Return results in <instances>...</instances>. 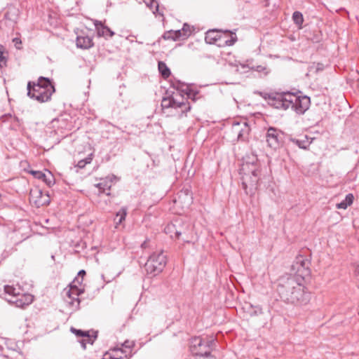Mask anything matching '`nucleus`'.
<instances>
[{"label":"nucleus","instance_id":"0eeeda50","mask_svg":"<svg viewBox=\"0 0 359 359\" xmlns=\"http://www.w3.org/2000/svg\"><path fill=\"white\" fill-rule=\"evenodd\" d=\"M163 110L172 109L175 114L182 116L191 109L187 97H184L180 93L173 94L171 97H164L161 102Z\"/></svg>","mask_w":359,"mask_h":359},{"label":"nucleus","instance_id":"f03ea898","mask_svg":"<svg viewBox=\"0 0 359 359\" xmlns=\"http://www.w3.org/2000/svg\"><path fill=\"white\" fill-rule=\"evenodd\" d=\"M27 95L40 102L48 101L55 92L54 86L50 80L45 77H40L37 83L29 82L27 84Z\"/></svg>","mask_w":359,"mask_h":359},{"label":"nucleus","instance_id":"f257e3e1","mask_svg":"<svg viewBox=\"0 0 359 359\" xmlns=\"http://www.w3.org/2000/svg\"><path fill=\"white\" fill-rule=\"evenodd\" d=\"M292 275L279 278L278 292L285 302L292 304H304L309 301V294L305 292L304 278L310 273L303 257H297L291 266Z\"/></svg>","mask_w":359,"mask_h":359},{"label":"nucleus","instance_id":"ea45409f","mask_svg":"<svg viewBox=\"0 0 359 359\" xmlns=\"http://www.w3.org/2000/svg\"><path fill=\"white\" fill-rule=\"evenodd\" d=\"M358 276H359V269L358 270Z\"/></svg>","mask_w":359,"mask_h":359},{"label":"nucleus","instance_id":"f8f14e48","mask_svg":"<svg viewBox=\"0 0 359 359\" xmlns=\"http://www.w3.org/2000/svg\"><path fill=\"white\" fill-rule=\"evenodd\" d=\"M180 224V222L178 220H176L175 223L168 224L164 229L165 233L169 234L172 238H180L182 235L186 236L187 226L181 227Z\"/></svg>","mask_w":359,"mask_h":359},{"label":"nucleus","instance_id":"c9c22d12","mask_svg":"<svg viewBox=\"0 0 359 359\" xmlns=\"http://www.w3.org/2000/svg\"><path fill=\"white\" fill-rule=\"evenodd\" d=\"M133 342L126 341L124 342V344H122V346L127 348L128 350H126V351L128 352V351H129V349L133 346Z\"/></svg>","mask_w":359,"mask_h":359},{"label":"nucleus","instance_id":"cd10ccee","mask_svg":"<svg viewBox=\"0 0 359 359\" xmlns=\"http://www.w3.org/2000/svg\"><path fill=\"white\" fill-rule=\"evenodd\" d=\"M163 38L165 40L172 39L173 41H176L175 34L172 30L165 32L163 35Z\"/></svg>","mask_w":359,"mask_h":359},{"label":"nucleus","instance_id":"5701e85b","mask_svg":"<svg viewBox=\"0 0 359 359\" xmlns=\"http://www.w3.org/2000/svg\"><path fill=\"white\" fill-rule=\"evenodd\" d=\"M292 141L299 148L304 149H306L311 143V141H309L306 136L304 137V140L293 139Z\"/></svg>","mask_w":359,"mask_h":359},{"label":"nucleus","instance_id":"4be33fe9","mask_svg":"<svg viewBox=\"0 0 359 359\" xmlns=\"http://www.w3.org/2000/svg\"><path fill=\"white\" fill-rule=\"evenodd\" d=\"M126 215H127V210L126 208H122L116 213V217L114 218V221L116 223V227H117V225L121 224L122 222L125 220Z\"/></svg>","mask_w":359,"mask_h":359},{"label":"nucleus","instance_id":"72a5a7b5","mask_svg":"<svg viewBox=\"0 0 359 359\" xmlns=\"http://www.w3.org/2000/svg\"><path fill=\"white\" fill-rule=\"evenodd\" d=\"M6 65V57L0 48V67H3Z\"/></svg>","mask_w":359,"mask_h":359},{"label":"nucleus","instance_id":"9d476101","mask_svg":"<svg viewBox=\"0 0 359 359\" xmlns=\"http://www.w3.org/2000/svg\"><path fill=\"white\" fill-rule=\"evenodd\" d=\"M268 146L273 149L278 148L283 141V133L273 127L268 128L266 134Z\"/></svg>","mask_w":359,"mask_h":359},{"label":"nucleus","instance_id":"1a4fd4ad","mask_svg":"<svg viewBox=\"0 0 359 359\" xmlns=\"http://www.w3.org/2000/svg\"><path fill=\"white\" fill-rule=\"evenodd\" d=\"M294 93L285 92L277 93L273 97L269 98L270 104L276 109L286 110L289 109L292 104Z\"/></svg>","mask_w":359,"mask_h":359},{"label":"nucleus","instance_id":"6ab92c4d","mask_svg":"<svg viewBox=\"0 0 359 359\" xmlns=\"http://www.w3.org/2000/svg\"><path fill=\"white\" fill-rule=\"evenodd\" d=\"M127 351L123 348H115L105 354H110L111 359H127Z\"/></svg>","mask_w":359,"mask_h":359},{"label":"nucleus","instance_id":"7c9ffc66","mask_svg":"<svg viewBox=\"0 0 359 359\" xmlns=\"http://www.w3.org/2000/svg\"><path fill=\"white\" fill-rule=\"evenodd\" d=\"M252 69L258 72H263L265 75L269 73V69L265 66L257 65L256 67H253Z\"/></svg>","mask_w":359,"mask_h":359},{"label":"nucleus","instance_id":"aec40b11","mask_svg":"<svg viewBox=\"0 0 359 359\" xmlns=\"http://www.w3.org/2000/svg\"><path fill=\"white\" fill-rule=\"evenodd\" d=\"M220 32L218 30H209L205 34V40L208 43H214L220 39Z\"/></svg>","mask_w":359,"mask_h":359},{"label":"nucleus","instance_id":"c85d7f7f","mask_svg":"<svg viewBox=\"0 0 359 359\" xmlns=\"http://www.w3.org/2000/svg\"><path fill=\"white\" fill-rule=\"evenodd\" d=\"M225 32L226 33H229L231 34V39H229V40H226L225 41V44L226 46H232L234 44V43L237 40V38L236 36H233V34H234L233 33H232L231 32H229V31H225Z\"/></svg>","mask_w":359,"mask_h":359},{"label":"nucleus","instance_id":"412c9836","mask_svg":"<svg viewBox=\"0 0 359 359\" xmlns=\"http://www.w3.org/2000/svg\"><path fill=\"white\" fill-rule=\"evenodd\" d=\"M353 198L354 197L352 194H347L344 200L336 205L337 208L346 209L348 205H351L353 203Z\"/></svg>","mask_w":359,"mask_h":359},{"label":"nucleus","instance_id":"2eb2a0df","mask_svg":"<svg viewBox=\"0 0 359 359\" xmlns=\"http://www.w3.org/2000/svg\"><path fill=\"white\" fill-rule=\"evenodd\" d=\"M35 178L42 180L49 187L55 184V178L50 172L46 173L42 172L41 171H34L30 172Z\"/></svg>","mask_w":359,"mask_h":359},{"label":"nucleus","instance_id":"a211bd4d","mask_svg":"<svg viewBox=\"0 0 359 359\" xmlns=\"http://www.w3.org/2000/svg\"><path fill=\"white\" fill-rule=\"evenodd\" d=\"M38 194L39 196V199L37 201H34V203L38 205H48L50 203V198L49 195L48 193H46L45 194H43V192L39 190H34L31 191V196L32 198L34 197V195Z\"/></svg>","mask_w":359,"mask_h":359},{"label":"nucleus","instance_id":"f704fd0d","mask_svg":"<svg viewBox=\"0 0 359 359\" xmlns=\"http://www.w3.org/2000/svg\"><path fill=\"white\" fill-rule=\"evenodd\" d=\"M146 5L149 7L151 9L153 8L154 5L156 4V2H154V0H144Z\"/></svg>","mask_w":359,"mask_h":359},{"label":"nucleus","instance_id":"473e14b6","mask_svg":"<svg viewBox=\"0 0 359 359\" xmlns=\"http://www.w3.org/2000/svg\"><path fill=\"white\" fill-rule=\"evenodd\" d=\"M175 34V40H180V39H185L187 38V36H184L182 32V29H178L176 31H173Z\"/></svg>","mask_w":359,"mask_h":359},{"label":"nucleus","instance_id":"39448f33","mask_svg":"<svg viewBox=\"0 0 359 359\" xmlns=\"http://www.w3.org/2000/svg\"><path fill=\"white\" fill-rule=\"evenodd\" d=\"M241 174L242 175L243 189L245 191L246 194H248V189L250 191L255 189L260 174L259 168L257 164L248 162L244 163L241 168Z\"/></svg>","mask_w":359,"mask_h":359},{"label":"nucleus","instance_id":"58836bf2","mask_svg":"<svg viewBox=\"0 0 359 359\" xmlns=\"http://www.w3.org/2000/svg\"><path fill=\"white\" fill-rule=\"evenodd\" d=\"M187 238H188L187 236H184V237H183L182 239H183L184 241H188Z\"/></svg>","mask_w":359,"mask_h":359},{"label":"nucleus","instance_id":"393cba45","mask_svg":"<svg viewBox=\"0 0 359 359\" xmlns=\"http://www.w3.org/2000/svg\"><path fill=\"white\" fill-rule=\"evenodd\" d=\"M292 20L299 28H302V25L304 22V18L302 13L299 11L294 12L292 15Z\"/></svg>","mask_w":359,"mask_h":359},{"label":"nucleus","instance_id":"2f4dec72","mask_svg":"<svg viewBox=\"0 0 359 359\" xmlns=\"http://www.w3.org/2000/svg\"><path fill=\"white\" fill-rule=\"evenodd\" d=\"M251 309H252V311L250 313V315L251 316H258V315H260L262 313V309L260 306H250Z\"/></svg>","mask_w":359,"mask_h":359},{"label":"nucleus","instance_id":"6e6552de","mask_svg":"<svg viewBox=\"0 0 359 359\" xmlns=\"http://www.w3.org/2000/svg\"><path fill=\"white\" fill-rule=\"evenodd\" d=\"M166 264V256L163 252L158 251L154 252L145 264V269L147 273L151 276H156L161 273Z\"/></svg>","mask_w":359,"mask_h":359},{"label":"nucleus","instance_id":"f3484780","mask_svg":"<svg viewBox=\"0 0 359 359\" xmlns=\"http://www.w3.org/2000/svg\"><path fill=\"white\" fill-rule=\"evenodd\" d=\"M233 130L238 133V139L241 140H245L250 131L246 122H243L242 125L237 123L233 126Z\"/></svg>","mask_w":359,"mask_h":359},{"label":"nucleus","instance_id":"c756f323","mask_svg":"<svg viewBox=\"0 0 359 359\" xmlns=\"http://www.w3.org/2000/svg\"><path fill=\"white\" fill-rule=\"evenodd\" d=\"M182 32L184 36L189 37L191 34V27L187 24H184L182 27Z\"/></svg>","mask_w":359,"mask_h":359},{"label":"nucleus","instance_id":"b1692460","mask_svg":"<svg viewBox=\"0 0 359 359\" xmlns=\"http://www.w3.org/2000/svg\"><path fill=\"white\" fill-rule=\"evenodd\" d=\"M158 67V70L163 78L166 79L169 77V76L170 75V71L165 65V63H164L163 62H159Z\"/></svg>","mask_w":359,"mask_h":359},{"label":"nucleus","instance_id":"7ed1b4c3","mask_svg":"<svg viewBox=\"0 0 359 359\" xmlns=\"http://www.w3.org/2000/svg\"><path fill=\"white\" fill-rule=\"evenodd\" d=\"M4 298L10 304L16 307L24 308L32 304L34 297L28 293H24L19 285H5Z\"/></svg>","mask_w":359,"mask_h":359},{"label":"nucleus","instance_id":"dca6fc26","mask_svg":"<svg viewBox=\"0 0 359 359\" xmlns=\"http://www.w3.org/2000/svg\"><path fill=\"white\" fill-rule=\"evenodd\" d=\"M94 45L93 39L88 35L82 34L76 37V46L82 49H88Z\"/></svg>","mask_w":359,"mask_h":359},{"label":"nucleus","instance_id":"4c0bfd02","mask_svg":"<svg viewBox=\"0 0 359 359\" xmlns=\"http://www.w3.org/2000/svg\"><path fill=\"white\" fill-rule=\"evenodd\" d=\"M294 290V289H287L286 290H287V291L288 292V293L290 294V293H292V290Z\"/></svg>","mask_w":359,"mask_h":359},{"label":"nucleus","instance_id":"bb28decb","mask_svg":"<svg viewBox=\"0 0 359 359\" xmlns=\"http://www.w3.org/2000/svg\"><path fill=\"white\" fill-rule=\"evenodd\" d=\"M92 154L90 155V156L86 158L85 159L81 160L78 162L77 166L79 168H83L86 164L90 163L92 161Z\"/></svg>","mask_w":359,"mask_h":359},{"label":"nucleus","instance_id":"20e7f679","mask_svg":"<svg viewBox=\"0 0 359 359\" xmlns=\"http://www.w3.org/2000/svg\"><path fill=\"white\" fill-rule=\"evenodd\" d=\"M86 275L84 270H81L78 273V277L70 283L69 287L65 288L63 290V297L65 302L73 309H78L79 308L80 299L79 296L83 293V288L79 287L83 281V276Z\"/></svg>","mask_w":359,"mask_h":359},{"label":"nucleus","instance_id":"9b49d317","mask_svg":"<svg viewBox=\"0 0 359 359\" xmlns=\"http://www.w3.org/2000/svg\"><path fill=\"white\" fill-rule=\"evenodd\" d=\"M292 104L290 108L294 110L297 114H304L309 107L310 99L307 96H297L294 94Z\"/></svg>","mask_w":359,"mask_h":359},{"label":"nucleus","instance_id":"ddd939ff","mask_svg":"<svg viewBox=\"0 0 359 359\" xmlns=\"http://www.w3.org/2000/svg\"><path fill=\"white\" fill-rule=\"evenodd\" d=\"M94 25L97 32V36L101 37H112L114 32L111 31L108 27L105 26L102 22L94 20Z\"/></svg>","mask_w":359,"mask_h":359},{"label":"nucleus","instance_id":"e433bc0d","mask_svg":"<svg viewBox=\"0 0 359 359\" xmlns=\"http://www.w3.org/2000/svg\"><path fill=\"white\" fill-rule=\"evenodd\" d=\"M142 248H147V241H144L142 244Z\"/></svg>","mask_w":359,"mask_h":359},{"label":"nucleus","instance_id":"a878e982","mask_svg":"<svg viewBox=\"0 0 359 359\" xmlns=\"http://www.w3.org/2000/svg\"><path fill=\"white\" fill-rule=\"evenodd\" d=\"M71 331H72V332L74 333L76 336H78V337H87V339H86L87 341H90V336L88 334V332H84V331L81 330H77V329L74 328V327L71 328ZM85 341H86V339H85ZM82 346H83V347L84 348H86V345L84 344V340L82 341Z\"/></svg>","mask_w":359,"mask_h":359},{"label":"nucleus","instance_id":"423d86ee","mask_svg":"<svg viewBox=\"0 0 359 359\" xmlns=\"http://www.w3.org/2000/svg\"><path fill=\"white\" fill-rule=\"evenodd\" d=\"M213 344V339L195 337L190 341V351L198 358L215 359L211 355Z\"/></svg>","mask_w":359,"mask_h":359},{"label":"nucleus","instance_id":"4468645a","mask_svg":"<svg viewBox=\"0 0 359 359\" xmlns=\"http://www.w3.org/2000/svg\"><path fill=\"white\" fill-rule=\"evenodd\" d=\"M116 179V177L114 175L108 176L101 179L100 182L95 184V187L99 189L100 192L106 193L107 195H109V192L107 191L110 190L113 184V180Z\"/></svg>","mask_w":359,"mask_h":359}]
</instances>
